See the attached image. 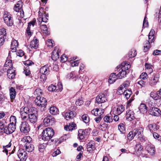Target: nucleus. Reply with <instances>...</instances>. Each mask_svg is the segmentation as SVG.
<instances>
[{
    "label": "nucleus",
    "instance_id": "obj_53",
    "mask_svg": "<svg viewBox=\"0 0 161 161\" xmlns=\"http://www.w3.org/2000/svg\"><path fill=\"white\" fill-rule=\"evenodd\" d=\"M125 90H124L122 88V87L119 86V87L117 92V93L118 95H121L124 94V91Z\"/></svg>",
    "mask_w": 161,
    "mask_h": 161
},
{
    "label": "nucleus",
    "instance_id": "obj_8",
    "mask_svg": "<svg viewBox=\"0 0 161 161\" xmlns=\"http://www.w3.org/2000/svg\"><path fill=\"white\" fill-rule=\"evenodd\" d=\"M107 92H106L97 96L96 98L97 102L98 103H102L105 102L107 100Z\"/></svg>",
    "mask_w": 161,
    "mask_h": 161
},
{
    "label": "nucleus",
    "instance_id": "obj_4",
    "mask_svg": "<svg viewBox=\"0 0 161 161\" xmlns=\"http://www.w3.org/2000/svg\"><path fill=\"white\" fill-rule=\"evenodd\" d=\"M3 18L5 23L8 26H12L13 25V18L9 13L5 12L3 14Z\"/></svg>",
    "mask_w": 161,
    "mask_h": 161
},
{
    "label": "nucleus",
    "instance_id": "obj_32",
    "mask_svg": "<svg viewBox=\"0 0 161 161\" xmlns=\"http://www.w3.org/2000/svg\"><path fill=\"white\" fill-rule=\"evenodd\" d=\"M50 112L51 114L53 115H57L58 114V109L54 106L50 108Z\"/></svg>",
    "mask_w": 161,
    "mask_h": 161
},
{
    "label": "nucleus",
    "instance_id": "obj_6",
    "mask_svg": "<svg viewBox=\"0 0 161 161\" xmlns=\"http://www.w3.org/2000/svg\"><path fill=\"white\" fill-rule=\"evenodd\" d=\"M159 75L158 74H154L149 82V85L152 87H154L159 82Z\"/></svg>",
    "mask_w": 161,
    "mask_h": 161
},
{
    "label": "nucleus",
    "instance_id": "obj_14",
    "mask_svg": "<svg viewBox=\"0 0 161 161\" xmlns=\"http://www.w3.org/2000/svg\"><path fill=\"white\" fill-rule=\"evenodd\" d=\"M104 109L103 108L100 109L98 108H96L93 109L91 111L92 114L95 116H98L102 115L104 113Z\"/></svg>",
    "mask_w": 161,
    "mask_h": 161
},
{
    "label": "nucleus",
    "instance_id": "obj_18",
    "mask_svg": "<svg viewBox=\"0 0 161 161\" xmlns=\"http://www.w3.org/2000/svg\"><path fill=\"white\" fill-rule=\"evenodd\" d=\"M143 129L142 127H139L133 130V133L135 134V136L137 137L142 136L143 135Z\"/></svg>",
    "mask_w": 161,
    "mask_h": 161
},
{
    "label": "nucleus",
    "instance_id": "obj_21",
    "mask_svg": "<svg viewBox=\"0 0 161 161\" xmlns=\"http://www.w3.org/2000/svg\"><path fill=\"white\" fill-rule=\"evenodd\" d=\"M38 114L29 115L28 119L29 121L32 124L36 123L37 120Z\"/></svg>",
    "mask_w": 161,
    "mask_h": 161
},
{
    "label": "nucleus",
    "instance_id": "obj_35",
    "mask_svg": "<svg viewBox=\"0 0 161 161\" xmlns=\"http://www.w3.org/2000/svg\"><path fill=\"white\" fill-rule=\"evenodd\" d=\"M139 110L141 112H146L147 110V107L145 104H141L139 107Z\"/></svg>",
    "mask_w": 161,
    "mask_h": 161
},
{
    "label": "nucleus",
    "instance_id": "obj_16",
    "mask_svg": "<svg viewBox=\"0 0 161 161\" xmlns=\"http://www.w3.org/2000/svg\"><path fill=\"white\" fill-rule=\"evenodd\" d=\"M150 96L155 100L160 99L161 97V91L160 89L156 93L152 92L150 93Z\"/></svg>",
    "mask_w": 161,
    "mask_h": 161
},
{
    "label": "nucleus",
    "instance_id": "obj_33",
    "mask_svg": "<svg viewBox=\"0 0 161 161\" xmlns=\"http://www.w3.org/2000/svg\"><path fill=\"white\" fill-rule=\"evenodd\" d=\"M132 94V92L131 90L129 89L124 90V95L127 99H128L130 96Z\"/></svg>",
    "mask_w": 161,
    "mask_h": 161
},
{
    "label": "nucleus",
    "instance_id": "obj_15",
    "mask_svg": "<svg viewBox=\"0 0 161 161\" xmlns=\"http://www.w3.org/2000/svg\"><path fill=\"white\" fill-rule=\"evenodd\" d=\"M134 112L131 110H127L125 118L127 119L129 121H131L135 119Z\"/></svg>",
    "mask_w": 161,
    "mask_h": 161
},
{
    "label": "nucleus",
    "instance_id": "obj_51",
    "mask_svg": "<svg viewBox=\"0 0 161 161\" xmlns=\"http://www.w3.org/2000/svg\"><path fill=\"white\" fill-rule=\"evenodd\" d=\"M153 137L155 139H158L159 141H161V136L157 133L154 132L153 134Z\"/></svg>",
    "mask_w": 161,
    "mask_h": 161
},
{
    "label": "nucleus",
    "instance_id": "obj_52",
    "mask_svg": "<svg viewBox=\"0 0 161 161\" xmlns=\"http://www.w3.org/2000/svg\"><path fill=\"white\" fill-rule=\"evenodd\" d=\"M134 149L136 152L141 151L142 149L141 148V145L139 144H137L136 145Z\"/></svg>",
    "mask_w": 161,
    "mask_h": 161
},
{
    "label": "nucleus",
    "instance_id": "obj_55",
    "mask_svg": "<svg viewBox=\"0 0 161 161\" xmlns=\"http://www.w3.org/2000/svg\"><path fill=\"white\" fill-rule=\"evenodd\" d=\"M46 144H42L40 145L39 146V150L40 152H42L43 151V149H44L46 147Z\"/></svg>",
    "mask_w": 161,
    "mask_h": 161
},
{
    "label": "nucleus",
    "instance_id": "obj_39",
    "mask_svg": "<svg viewBox=\"0 0 161 161\" xmlns=\"http://www.w3.org/2000/svg\"><path fill=\"white\" fill-rule=\"evenodd\" d=\"M130 82L128 81H126L124 82L120 86L122 87V88L124 90L125 89L128 88L130 85Z\"/></svg>",
    "mask_w": 161,
    "mask_h": 161
},
{
    "label": "nucleus",
    "instance_id": "obj_12",
    "mask_svg": "<svg viewBox=\"0 0 161 161\" xmlns=\"http://www.w3.org/2000/svg\"><path fill=\"white\" fill-rule=\"evenodd\" d=\"M16 129V125L11 124H9L8 126L5 127V133L8 134L14 132Z\"/></svg>",
    "mask_w": 161,
    "mask_h": 161
},
{
    "label": "nucleus",
    "instance_id": "obj_56",
    "mask_svg": "<svg viewBox=\"0 0 161 161\" xmlns=\"http://www.w3.org/2000/svg\"><path fill=\"white\" fill-rule=\"evenodd\" d=\"M147 17L146 16L144 18L143 21V27H146L148 26V22L147 20L146 19Z\"/></svg>",
    "mask_w": 161,
    "mask_h": 161
},
{
    "label": "nucleus",
    "instance_id": "obj_42",
    "mask_svg": "<svg viewBox=\"0 0 161 161\" xmlns=\"http://www.w3.org/2000/svg\"><path fill=\"white\" fill-rule=\"evenodd\" d=\"M31 138L29 136H25L23 137L22 141L24 142H26V143H30V142L31 141Z\"/></svg>",
    "mask_w": 161,
    "mask_h": 161
},
{
    "label": "nucleus",
    "instance_id": "obj_9",
    "mask_svg": "<svg viewBox=\"0 0 161 161\" xmlns=\"http://www.w3.org/2000/svg\"><path fill=\"white\" fill-rule=\"evenodd\" d=\"M54 121V118L51 116L45 118L43 120L44 125L45 126H48L53 125Z\"/></svg>",
    "mask_w": 161,
    "mask_h": 161
},
{
    "label": "nucleus",
    "instance_id": "obj_63",
    "mask_svg": "<svg viewBox=\"0 0 161 161\" xmlns=\"http://www.w3.org/2000/svg\"><path fill=\"white\" fill-rule=\"evenodd\" d=\"M140 77L141 79L144 80L147 78V75L146 73H143L141 74Z\"/></svg>",
    "mask_w": 161,
    "mask_h": 161
},
{
    "label": "nucleus",
    "instance_id": "obj_5",
    "mask_svg": "<svg viewBox=\"0 0 161 161\" xmlns=\"http://www.w3.org/2000/svg\"><path fill=\"white\" fill-rule=\"evenodd\" d=\"M20 131L23 133L26 134L28 133L30 130V127L26 121L21 122L19 126Z\"/></svg>",
    "mask_w": 161,
    "mask_h": 161
},
{
    "label": "nucleus",
    "instance_id": "obj_61",
    "mask_svg": "<svg viewBox=\"0 0 161 161\" xmlns=\"http://www.w3.org/2000/svg\"><path fill=\"white\" fill-rule=\"evenodd\" d=\"M61 61L62 63L65 62L67 61L68 59V58L65 54L62 55L61 57Z\"/></svg>",
    "mask_w": 161,
    "mask_h": 161
},
{
    "label": "nucleus",
    "instance_id": "obj_28",
    "mask_svg": "<svg viewBox=\"0 0 161 161\" xmlns=\"http://www.w3.org/2000/svg\"><path fill=\"white\" fill-rule=\"evenodd\" d=\"M10 97L11 100L14 99L16 96V92L15 89L13 87H11L9 89Z\"/></svg>",
    "mask_w": 161,
    "mask_h": 161
},
{
    "label": "nucleus",
    "instance_id": "obj_29",
    "mask_svg": "<svg viewBox=\"0 0 161 161\" xmlns=\"http://www.w3.org/2000/svg\"><path fill=\"white\" fill-rule=\"evenodd\" d=\"M86 136L85 131L82 130H80L78 131V138L80 140L83 139Z\"/></svg>",
    "mask_w": 161,
    "mask_h": 161
},
{
    "label": "nucleus",
    "instance_id": "obj_60",
    "mask_svg": "<svg viewBox=\"0 0 161 161\" xmlns=\"http://www.w3.org/2000/svg\"><path fill=\"white\" fill-rule=\"evenodd\" d=\"M150 42L149 41H147V43L145 44L144 46V51L146 52L148 49V48L150 47Z\"/></svg>",
    "mask_w": 161,
    "mask_h": 161
},
{
    "label": "nucleus",
    "instance_id": "obj_58",
    "mask_svg": "<svg viewBox=\"0 0 161 161\" xmlns=\"http://www.w3.org/2000/svg\"><path fill=\"white\" fill-rule=\"evenodd\" d=\"M40 9L39 11V17L37 19V20L39 22V24L40 25L42 22H43L42 18L41 17V15L40 14V11L41 10Z\"/></svg>",
    "mask_w": 161,
    "mask_h": 161
},
{
    "label": "nucleus",
    "instance_id": "obj_20",
    "mask_svg": "<svg viewBox=\"0 0 161 161\" xmlns=\"http://www.w3.org/2000/svg\"><path fill=\"white\" fill-rule=\"evenodd\" d=\"M75 113H73L72 111H69L64 114V117L67 120H69L74 117Z\"/></svg>",
    "mask_w": 161,
    "mask_h": 161
},
{
    "label": "nucleus",
    "instance_id": "obj_37",
    "mask_svg": "<svg viewBox=\"0 0 161 161\" xmlns=\"http://www.w3.org/2000/svg\"><path fill=\"white\" fill-rule=\"evenodd\" d=\"M29 115L38 114L37 109L35 107H31L29 108Z\"/></svg>",
    "mask_w": 161,
    "mask_h": 161
},
{
    "label": "nucleus",
    "instance_id": "obj_19",
    "mask_svg": "<svg viewBox=\"0 0 161 161\" xmlns=\"http://www.w3.org/2000/svg\"><path fill=\"white\" fill-rule=\"evenodd\" d=\"M36 19H34L28 23L27 28L26 30V32L28 36H31V32L30 31V29L31 26H32V27L34 26L36 23Z\"/></svg>",
    "mask_w": 161,
    "mask_h": 161
},
{
    "label": "nucleus",
    "instance_id": "obj_57",
    "mask_svg": "<svg viewBox=\"0 0 161 161\" xmlns=\"http://www.w3.org/2000/svg\"><path fill=\"white\" fill-rule=\"evenodd\" d=\"M107 127L106 124H103L102 125H100L99 126V128L101 130H104L106 129Z\"/></svg>",
    "mask_w": 161,
    "mask_h": 161
},
{
    "label": "nucleus",
    "instance_id": "obj_1",
    "mask_svg": "<svg viewBox=\"0 0 161 161\" xmlns=\"http://www.w3.org/2000/svg\"><path fill=\"white\" fill-rule=\"evenodd\" d=\"M54 134V131L51 128L48 127L43 130L42 133V139L45 141H48L51 139Z\"/></svg>",
    "mask_w": 161,
    "mask_h": 161
},
{
    "label": "nucleus",
    "instance_id": "obj_2",
    "mask_svg": "<svg viewBox=\"0 0 161 161\" xmlns=\"http://www.w3.org/2000/svg\"><path fill=\"white\" fill-rule=\"evenodd\" d=\"M126 65L125 63H122L121 65L117 67V69H119V73L117 75L119 79H122L126 76L127 72L126 71Z\"/></svg>",
    "mask_w": 161,
    "mask_h": 161
},
{
    "label": "nucleus",
    "instance_id": "obj_38",
    "mask_svg": "<svg viewBox=\"0 0 161 161\" xmlns=\"http://www.w3.org/2000/svg\"><path fill=\"white\" fill-rule=\"evenodd\" d=\"M12 65V60H8L6 61L4 67L5 68H5H9V67L11 68L13 66Z\"/></svg>",
    "mask_w": 161,
    "mask_h": 161
},
{
    "label": "nucleus",
    "instance_id": "obj_23",
    "mask_svg": "<svg viewBox=\"0 0 161 161\" xmlns=\"http://www.w3.org/2000/svg\"><path fill=\"white\" fill-rule=\"evenodd\" d=\"M117 79V75L115 73H112L110 75L108 82L110 84H112L114 83Z\"/></svg>",
    "mask_w": 161,
    "mask_h": 161
},
{
    "label": "nucleus",
    "instance_id": "obj_17",
    "mask_svg": "<svg viewBox=\"0 0 161 161\" xmlns=\"http://www.w3.org/2000/svg\"><path fill=\"white\" fill-rule=\"evenodd\" d=\"M154 149V146L151 144H148L146 147V150L148 153L151 155H153L155 154Z\"/></svg>",
    "mask_w": 161,
    "mask_h": 161
},
{
    "label": "nucleus",
    "instance_id": "obj_62",
    "mask_svg": "<svg viewBox=\"0 0 161 161\" xmlns=\"http://www.w3.org/2000/svg\"><path fill=\"white\" fill-rule=\"evenodd\" d=\"M16 54L17 56H19L20 57H21L24 55V53L23 51H22L21 50H19L17 53Z\"/></svg>",
    "mask_w": 161,
    "mask_h": 161
},
{
    "label": "nucleus",
    "instance_id": "obj_46",
    "mask_svg": "<svg viewBox=\"0 0 161 161\" xmlns=\"http://www.w3.org/2000/svg\"><path fill=\"white\" fill-rule=\"evenodd\" d=\"M40 27L42 30L44 31V33L48 34L47 28L46 25H40Z\"/></svg>",
    "mask_w": 161,
    "mask_h": 161
},
{
    "label": "nucleus",
    "instance_id": "obj_30",
    "mask_svg": "<svg viewBox=\"0 0 161 161\" xmlns=\"http://www.w3.org/2000/svg\"><path fill=\"white\" fill-rule=\"evenodd\" d=\"M25 146L26 150L28 152H31L34 150V147L33 145L30 143H26Z\"/></svg>",
    "mask_w": 161,
    "mask_h": 161
},
{
    "label": "nucleus",
    "instance_id": "obj_26",
    "mask_svg": "<svg viewBox=\"0 0 161 161\" xmlns=\"http://www.w3.org/2000/svg\"><path fill=\"white\" fill-rule=\"evenodd\" d=\"M14 9V10L18 12L17 14L18 16H20L22 18L24 17V12L22 8H19V7L15 6Z\"/></svg>",
    "mask_w": 161,
    "mask_h": 161
},
{
    "label": "nucleus",
    "instance_id": "obj_54",
    "mask_svg": "<svg viewBox=\"0 0 161 161\" xmlns=\"http://www.w3.org/2000/svg\"><path fill=\"white\" fill-rule=\"evenodd\" d=\"M23 72L26 76L29 75H30V70L29 69L28 66L26 67L24 69Z\"/></svg>",
    "mask_w": 161,
    "mask_h": 161
},
{
    "label": "nucleus",
    "instance_id": "obj_48",
    "mask_svg": "<svg viewBox=\"0 0 161 161\" xmlns=\"http://www.w3.org/2000/svg\"><path fill=\"white\" fill-rule=\"evenodd\" d=\"M135 134L133 133V130L132 131H130L128 134L127 138L128 139L131 140L133 139L134 137L135 136Z\"/></svg>",
    "mask_w": 161,
    "mask_h": 161
},
{
    "label": "nucleus",
    "instance_id": "obj_25",
    "mask_svg": "<svg viewBox=\"0 0 161 161\" xmlns=\"http://www.w3.org/2000/svg\"><path fill=\"white\" fill-rule=\"evenodd\" d=\"M18 44L17 41L16 40H13L11 43V49L12 52H15L16 51V47H17Z\"/></svg>",
    "mask_w": 161,
    "mask_h": 161
},
{
    "label": "nucleus",
    "instance_id": "obj_31",
    "mask_svg": "<svg viewBox=\"0 0 161 161\" xmlns=\"http://www.w3.org/2000/svg\"><path fill=\"white\" fill-rule=\"evenodd\" d=\"M104 121L108 123H110L113 121L112 116L110 114H108L105 116L103 118Z\"/></svg>",
    "mask_w": 161,
    "mask_h": 161
},
{
    "label": "nucleus",
    "instance_id": "obj_47",
    "mask_svg": "<svg viewBox=\"0 0 161 161\" xmlns=\"http://www.w3.org/2000/svg\"><path fill=\"white\" fill-rule=\"evenodd\" d=\"M136 54V51L135 50H131L129 53V56L130 58H132L134 57Z\"/></svg>",
    "mask_w": 161,
    "mask_h": 161
},
{
    "label": "nucleus",
    "instance_id": "obj_50",
    "mask_svg": "<svg viewBox=\"0 0 161 161\" xmlns=\"http://www.w3.org/2000/svg\"><path fill=\"white\" fill-rule=\"evenodd\" d=\"M29 109L27 107H22L20 108V112L29 113Z\"/></svg>",
    "mask_w": 161,
    "mask_h": 161
},
{
    "label": "nucleus",
    "instance_id": "obj_36",
    "mask_svg": "<svg viewBox=\"0 0 161 161\" xmlns=\"http://www.w3.org/2000/svg\"><path fill=\"white\" fill-rule=\"evenodd\" d=\"M20 113L22 119L25 121L27 120L29 115V114L22 112H20Z\"/></svg>",
    "mask_w": 161,
    "mask_h": 161
},
{
    "label": "nucleus",
    "instance_id": "obj_13",
    "mask_svg": "<svg viewBox=\"0 0 161 161\" xmlns=\"http://www.w3.org/2000/svg\"><path fill=\"white\" fill-rule=\"evenodd\" d=\"M50 64H47L42 67L40 69V72L42 74H48L50 72L51 67Z\"/></svg>",
    "mask_w": 161,
    "mask_h": 161
},
{
    "label": "nucleus",
    "instance_id": "obj_43",
    "mask_svg": "<svg viewBox=\"0 0 161 161\" xmlns=\"http://www.w3.org/2000/svg\"><path fill=\"white\" fill-rule=\"evenodd\" d=\"M81 118L83 121L85 123H88L90 120V118L86 114L82 115Z\"/></svg>",
    "mask_w": 161,
    "mask_h": 161
},
{
    "label": "nucleus",
    "instance_id": "obj_40",
    "mask_svg": "<svg viewBox=\"0 0 161 161\" xmlns=\"http://www.w3.org/2000/svg\"><path fill=\"white\" fill-rule=\"evenodd\" d=\"M58 49V48L57 47H55L54 48V50L53 52H52V58H53V56H55L56 58V59L57 58H59V54L58 53V51H56V50ZM53 60L54 59H53Z\"/></svg>",
    "mask_w": 161,
    "mask_h": 161
},
{
    "label": "nucleus",
    "instance_id": "obj_22",
    "mask_svg": "<svg viewBox=\"0 0 161 161\" xmlns=\"http://www.w3.org/2000/svg\"><path fill=\"white\" fill-rule=\"evenodd\" d=\"M115 114L118 115L120 114L125 110V108L122 105H118L117 108H115Z\"/></svg>",
    "mask_w": 161,
    "mask_h": 161
},
{
    "label": "nucleus",
    "instance_id": "obj_49",
    "mask_svg": "<svg viewBox=\"0 0 161 161\" xmlns=\"http://www.w3.org/2000/svg\"><path fill=\"white\" fill-rule=\"evenodd\" d=\"M56 86L52 84L48 86V89L49 92H52L55 91L56 90Z\"/></svg>",
    "mask_w": 161,
    "mask_h": 161
},
{
    "label": "nucleus",
    "instance_id": "obj_27",
    "mask_svg": "<svg viewBox=\"0 0 161 161\" xmlns=\"http://www.w3.org/2000/svg\"><path fill=\"white\" fill-rule=\"evenodd\" d=\"M38 40L36 39H33L31 42L30 46L31 48L36 49L38 48Z\"/></svg>",
    "mask_w": 161,
    "mask_h": 161
},
{
    "label": "nucleus",
    "instance_id": "obj_45",
    "mask_svg": "<svg viewBox=\"0 0 161 161\" xmlns=\"http://www.w3.org/2000/svg\"><path fill=\"white\" fill-rule=\"evenodd\" d=\"M10 123L9 124H11L12 125H16L15 124L16 123V117L14 116H11L10 118Z\"/></svg>",
    "mask_w": 161,
    "mask_h": 161
},
{
    "label": "nucleus",
    "instance_id": "obj_24",
    "mask_svg": "<svg viewBox=\"0 0 161 161\" xmlns=\"http://www.w3.org/2000/svg\"><path fill=\"white\" fill-rule=\"evenodd\" d=\"M76 127V125L73 122L70 123L69 125H66L64 129L67 131H72L75 130Z\"/></svg>",
    "mask_w": 161,
    "mask_h": 161
},
{
    "label": "nucleus",
    "instance_id": "obj_10",
    "mask_svg": "<svg viewBox=\"0 0 161 161\" xmlns=\"http://www.w3.org/2000/svg\"><path fill=\"white\" fill-rule=\"evenodd\" d=\"M148 111L149 114L152 115L158 116L160 114V110L157 108L154 107H151L150 108L148 109Z\"/></svg>",
    "mask_w": 161,
    "mask_h": 161
},
{
    "label": "nucleus",
    "instance_id": "obj_34",
    "mask_svg": "<svg viewBox=\"0 0 161 161\" xmlns=\"http://www.w3.org/2000/svg\"><path fill=\"white\" fill-rule=\"evenodd\" d=\"M87 150L89 151L94 150L95 149V146L94 142H89L87 145Z\"/></svg>",
    "mask_w": 161,
    "mask_h": 161
},
{
    "label": "nucleus",
    "instance_id": "obj_11",
    "mask_svg": "<svg viewBox=\"0 0 161 161\" xmlns=\"http://www.w3.org/2000/svg\"><path fill=\"white\" fill-rule=\"evenodd\" d=\"M5 69L7 71V76L8 78L10 79H14L15 75L14 68L11 67V68H5Z\"/></svg>",
    "mask_w": 161,
    "mask_h": 161
},
{
    "label": "nucleus",
    "instance_id": "obj_59",
    "mask_svg": "<svg viewBox=\"0 0 161 161\" xmlns=\"http://www.w3.org/2000/svg\"><path fill=\"white\" fill-rule=\"evenodd\" d=\"M40 14L41 15V17L42 18V19L43 20V22H47V20H48V19H47L46 17V15L44 14H42V12L40 11Z\"/></svg>",
    "mask_w": 161,
    "mask_h": 161
},
{
    "label": "nucleus",
    "instance_id": "obj_64",
    "mask_svg": "<svg viewBox=\"0 0 161 161\" xmlns=\"http://www.w3.org/2000/svg\"><path fill=\"white\" fill-rule=\"evenodd\" d=\"M46 75L42 74L40 76V80L41 81L44 82L45 81L47 78L45 75Z\"/></svg>",
    "mask_w": 161,
    "mask_h": 161
},
{
    "label": "nucleus",
    "instance_id": "obj_3",
    "mask_svg": "<svg viewBox=\"0 0 161 161\" xmlns=\"http://www.w3.org/2000/svg\"><path fill=\"white\" fill-rule=\"evenodd\" d=\"M35 102L36 105L41 108H43V110H44V109L47 104V100L45 98L38 96L35 99Z\"/></svg>",
    "mask_w": 161,
    "mask_h": 161
},
{
    "label": "nucleus",
    "instance_id": "obj_41",
    "mask_svg": "<svg viewBox=\"0 0 161 161\" xmlns=\"http://www.w3.org/2000/svg\"><path fill=\"white\" fill-rule=\"evenodd\" d=\"M157 125L155 124H150L148 125V127L150 131L153 130L155 131L158 129Z\"/></svg>",
    "mask_w": 161,
    "mask_h": 161
},
{
    "label": "nucleus",
    "instance_id": "obj_44",
    "mask_svg": "<svg viewBox=\"0 0 161 161\" xmlns=\"http://www.w3.org/2000/svg\"><path fill=\"white\" fill-rule=\"evenodd\" d=\"M118 129L121 133H124L125 130L124 125L123 124H120L118 125Z\"/></svg>",
    "mask_w": 161,
    "mask_h": 161
},
{
    "label": "nucleus",
    "instance_id": "obj_7",
    "mask_svg": "<svg viewBox=\"0 0 161 161\" xmlns=\"http://www.w3.org/2000/svg\"><path fill=\"white\" fill-rule=\"evenodd\" d=\"M17 155L20 159V160L21 161H25L28 157L26 152L23 149H19V150Z\"/></svg>",
    "mask_w": 161,
    "mask_h": 161
}]
</instances>
